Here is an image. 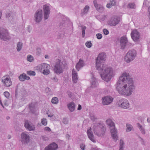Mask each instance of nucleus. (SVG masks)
<instances>
[{"label": "nucleus", "mask_w": 150, "mask_h": 150, "mask_svg": "<svg viewBox=\"0 0 150 150\" xmlns=\"http://www.w3.org/2000/svg\"><path fill=\"white\" fill-rule=\"evenodd\" d=\"M27 74L30 76H35V71H29L27 72Z\"/></svg>", "instance_id": "nucleus-31"}, {"label": "nucleus", "mask_w": 150, "mask_h": 150, "mask_svg": "<svg viewBox=\"0 0 150 150\" xmlns=\"http://www.w3.org/2000/svg\"><path fill=\"white\" fill-rule=\"evenodd\" d=\"M136 56V51L134 50H129L125 57V61L127 63L132 61Z\"/></svg>", "instance_id": "nucleus-5"}, {"label": "nucleus", "mask_w": 150, "mask_h": 150, "mask_svg": "<svg viewBox=\"0 0 150 150\" xmlns=\"http://www.w3.org/2000/svg\"><path fill=\"white\" fill-rule=\"evenodd\" d=\"M68 122V120L67 119L64 118L63 120V122L65 124H67Z\"/></svg>", "instance_id": "nucleus-41"}, {"label": "nucleus", "mask_w": 150, "mask_h": 150, "mask_svg": "<svg viewBox=\"0 0 150 150\" xmlns=\"http://www.w3.org/2000/svg\"><path fill=\"white\" fill-rule=\"evenodd\" d=\"M124 143L122 139L120 140V148L119 150H123V146L124 145Z\"/></svg>", "instance_id": "nucleus-34"}, {"label": "nucleus", "mask_w": 150, "mask_h": 150, "mask_svg": "<svg viewBox=\"0 0 150 150\" xmlns=\"http://www.w3.org/2000/svg\"><path fill=\"white\" fill-rule=\"evenodd\" d=\"M131 35L132 38L134 41H137L139 38V33L136 30H134L132 31Z\"/></svg>", "instance_id": "nucleus-10"}, {"label": "nucleus", "mask_w": 150, "mask_h": 150, "mask_svg": "<svg viewBox=\"0 0 150 150\" xmlns=\"http://www.w3.org/2000/svg\"><path fill=\"white\" fill-rule=\"evenodd\" d=\"M6 17H8V15H6Z\"/></svg>", "instance_id": "nucleus-57"}, {"label": "nucleus", "mask_w": 150, "mask_h": 150, "mask_svg": "<svg viewBox=\"0 0 150 150\" xmlns=\"http://www.w3.org/2000/svg\"><path fill=\"white\" fill-rule=\"evenodd\" d=\"M96 133L97 134L98 136H101V134H97V132H96Z\"/></svg>", "instance_id": "nucleus-52"}, {"label": "nucleus", "mask_w": 150, "mask_h": 150, "mask_svg": "<svg viewBox=\"0 0 150 150\" xmlns=\"http://www.w3.org/2000/svg\"><path fill=\"white\" fill-rule=\"evenodd\" d=\"M47 114L48 115L49 117H51L53 115V114H51V115H50L48 112L47 113Z\"/></svg>", "instance_id": "nucleus-47"}, {"label": "nucleus", "mask_w": 150, "mask_h": 150, "mask_svg": "<svg viewBox=\"0 0 150 150\" xmlns=\"http://www.w3.org/2000/svg\"><path fill=\"white\" fill-rule=\"evenodd\" d=\"M68 107L69 110L71 112L73 111L75 109V105L73 102L70 103L68 105Z\"/></svg>", "instance_id": "nucleus-24"}, {"label": "nucleus", "mask_w": 150, "mask_h": 150, "mask_svg": "<svg viewBox=\"0 0 150 150\" xmlns=\"http://www.w3.org/2000/svg\"><path fill=\"white\" fill-rule=\"evenodd\" d=\"M102 103L104 105H108L113 101V98L110 96H106L102 98Z\"/></svg>", "instance_id": "nucleus-13"}, {"label": "nucleus", "mask_w": 150, "mask_h": 150, "mask_svg": "<svg viewBox=\"0 0 150 150\" xmlns=\"http://www.w3.org/2000/svg\"><path fill=\"white\" fill-rule=\"evenodd\" d=\"M4 95L6 98H8L9 96L10 93L8 91H5L4 93Z\"/></svg>", "instance_id": "nucleus-38"}, {"label": "nucleus", "mask_w": 150, "mask_h": 150, "mask_svg": "<svg viewBox=\"0 0 150 150\" xmlns=\"http://www.w3.org/2000/svg\"><path fill=\"white\" fill-rule=\"evenodd\" d=\"M82 150H84L85 149V145L83 144H82L80 146Z\"/></svg>", "instance_id": "nucleus-44"}, {"label": "nucleus", "mask_w": 150, "mask_h": 150, "mask_svg": "<svg viewBox=\"0 0 150 150\" xmlns=\"http://www.w3.org/2000/svg\"><path fill=\"white\" fill-rule=\"evenodd\" d=\"M93 4L94 6L98 11L101 12L103 10V7L101 6L98 4H97V1L96 0H94L93 1Z\"/></svg>", "instance_id": "nucleus-19"}, {"label": "nucleus", "mask_w": 150, "mask_h": 150, "mask_svg": "<svg viewBox=\"0 0 150 150\" xmlns=\"http://www.w3.org/2000/svg\"><path fill=\"white\" fill-rule=\"evenodd\" d=\"M85 30H82V35L83 37H84L85 36Z\"/></svg>", "instance_id": "nucleus-45"}, {"label": "nucleus", "mask_w": 150, "mask_h": 150, "mask_svg": "<svg viewBox=\"0 0 150 150\" xmlns=\"http://www.w3.org/2000/svg\"><path fill=\"white\" fill-rule=\"evenodd\" d=\"M44 18L45 20L48 19L50 13L49 6L47 5L44 6Z\"/></svg>", "instance_id": "nucleus-12"}, {"label": "nucleus", "mask_w": 150, "mask_h": 150, "mask_svg": "<svg viewBox=\"0 0 150 150\" xmlns=\"http://www.w3.org/2000/svg\"><path fill=\"white\" fill-rule=\"evenodd\" d=\"M44 130L49 132L51 131L49 127H46L44 128Z\"/></svg>", "instance_id": "nucleus-42"}, {"label": "nucleus", "mask_w": 150, "mask_h": 150, "mask_svg": "<svg viewBox=\"0 0 150 150\" xmlns=\"http://www.w3.org/2000/svg\"><path fill=\"white\" fill-rule=\"evenodd\" d=\"M30 109H31V108L32 107L30 105Z\"/></svg>", "instance_id": "nucleus-56"}, {"label": "nucleus", "mask_w": 150, "mask_h": 150, "mask_svg": "<svg viewBox=\"0 0 150 150\" xmlns=\"http://www.w3.org/2000/svg\"><path fill=\"white\" fill-rule=\"evenodd\" d=\"M96 150H99L97 149H96Z\"/></svg>", "instance_id": "nucleus-58"}, {"label": "nucleus", "mask_w": 150, "mask_h": 150, "mask_svg": "<svg viewBox=\"0 0 150 150\" xmlns=\"http://www.w3.org/2000/svg\"><path fill=\"white\" fill-rule=\"evenodd\" d=\"M103 32L104 34L105 35H107L109 33V32L108 30L106 29H103Z\"/></svg>", "instance_id": "nucleus-40"}, {"label": "nucleus", "mask_w": 150, "mask_h": 150, "mask_svg": "<svg viewBox=\"0 0 150 150\" xmlns=\"http://www.w3.org/2000/svg\"><path fill=\"white\" fill-rule=\"evenodd\" d=\"M89 9V7L88 6H86L83 10V11L82 13H87Z\"/></svg>", "instance_id": "nucleus-33"}, {"label": "nucleus", "mask_w": 150, "mask_h": 150, "mask_svg": "<svg viewBox=\"0 0 150 150\" xmlns=\"http://www.w3.org/2000/svg\"><path fill=\"white\" fill-rule=\"evenodd\" d=\"M22 141L24 143H27L29 140V136L27 135L25 133H22L21 135Z\"/></svg>", "instance_id": "nucleus-17"}, {"label": "nucleus", "mask_w": 150, "mask_h": 150, "mask_svg": "<svg viewBox=\"0 0 150 150\" xmlns=\"http://www.w3.org/2000/svg\"><path fill=\"white\" fill-rule=\"evenodd\" d=\"M45 57L46 59H48L49 58V56L47 55H45Z\"/></svg>", "instance_id": "nucleus-50"}, {"label": "nucleus", "mask_w": 150, "mask_h": 150, "mask_svg": "<svg viewBox=\"0 0 150 150\" xmlns=\"http://www.w3.org/2000/svg\"><path fill=\"white\" fill-rule=\"evenodd\" d=\"M96 36L97 38L98 39H101L102 37V35L100 33H98L96 35Z\"/></svg>", "instance_id": "nucleus-39"}, {"label": "nucleus", "mask_w": 150, "mask_h": 150, "mask_svg": "<svg viewBox=\"0 0 150 150\" xmlns=\"http://www.w3.org/2000/svg\"><path fill=\"white\" fill-rule=\"evenodd\" d=\"M37 126H41V124L40 123H39L37 124Z\"/></svg>", "instance_id": "nucleus-51"}, {"label": "nucleus", "mask_w": 150, "mask_h": 150, "mask_svg": "<svg viewBox=\"0 0 150 150\" xmlns=\"http://www.w3.org/2000/svg\"><path fill=\"white\" fill-rule=\"evenodd\" d=\"M150 8H149V14H150Z\"/></svg>", "instance_id": "nucleus-53"}, {"label": "nucleus", "mask_w": 150, "mask_h": 150, "mask_svg": "<svg viewBox=\"0 0 150 150\" xmlns=\"http://www.w3.org/2000/svg\"><path fill=\"white\" fill-rule=\"evenodd\" d=\"M137 126L138 128L139 129L141 132L143 133H144V130L142 127V126L139 123H137Z\"/></svg>", "instance_id": "nucleus-35"}, {"label": "nucleus", "mask_w": 150, "mask_h": 150, "mask_svg": "<svg viewBox=\"0 0 150 150\" xmlns=\"http://www.w3.org/2000/svg\"><path fill=\"white\" fill-rule=\"evenodd\" d=\"M27 60L29 62H32L33 60V57L31 55H29L27 56Z\"/></svg>", "instance_id": "nucleus-36"}, {"label": "nucleus", "mask_w": 150, "mask_h": 150, "mask_svg": "<svg viewBox=\"0 0 150 150\" xmlns=\"http://www.w3.org/2000/svg\"><path fill=\"white\" fill-rule=\"evenodd\" d=\"M25 127L29 130H34L35 127L32 125L28 121H25Z\"/></svg>", "instance_id": "nucleus-18"}, {"label": "nucleus", "mask_w": 150, "mask_h": 150, "mask_svg": "<svg viewBox=\"0 0 150 150\" xmlns=\"http://www.w3.org/2000/svg\"><path fill=\"white\" fill-rule=\"evenodd\" d=\"M117 105L120 107L126 109L129 108V104L127 100L122 99L118 101L117 103Z\"/></svg>", "instance_id": "nucleus-7"}, {"label": "nucleus", "mask_w": 150, "mask_h": 150, "mask_svg": "<svg viewBox=\"0 0 150 150\" xmlns=\"http://www.w3.org/2000/svg\"><path fill=\"white\" fill-rule=\"evenodd\" d=\"M120 18L118 17H113L108 21V24L111 26H114L116 25L119 22Z\"/></svg>", "instance_id": "nucleus-8"}, {"label": "nucleus", "mask_w": 150, "mask_h": 150, "mask_svg": "<svg viewBox=\"0 0 150 150\" xmlns=\"http://www.w3.org/2000/svg\"><path fill=\"white\" fill-rule=\"evenodd\" d=\"M86 45L87 47L90 48L92 46V44L90 41H87L85 44Z\"/></svg>", "instance_id": "nucleus-30"}, {"label": "nucleus", "mask_w": 150, "mask_h": 150, "mask_svg": "<svg viewBox=\"0 0 150 150\" xmlns=\"http://www.w3.org/2000/svg\"><path fill=\"white\" fill-rule=\"evenodd\" d=\"M128 42L127 38L126 36L121 37L120 40L121 48L124 49L127 44Z\"/></svg>", "instance_id": "nucleus-14"}, {"label": "nucleus", "mask_w": 150, "mask_h": 150, "mask_svg": "<svg viewBox=\"0 0 150 150\" xmlns=\"http://www.w3.org/2000/svg\"><path fill=\"white\" fill-rule=\"evenodd\" d=\"M51 102L54 104H57L58 102V99L57 98L55 97L53 98L51 100Z\"/></svg>", "instance_id": "nucleus-27"}, {"label": "nucleus", "mask_w": 150, "mask_h": 150, "mask_svg": "<svg viewBox=\"0 0 150 150\" xmlns=\"http://www.w3.org/2000/svg\"><path fill=\"white\" fill-rule=\"evenodd\" d=\"M127 129L126 131L127 132H129L131 130L132 128V126L129 124L127 125Z\"/></svg>", "instance_id": "nucleus-32"}, {"label": "nucleus", "mask_w": 150, "mask_h": 150, "mask_svg": "<svg viewBox=\"0 0 150 150\" xmlns=\"http://www.w3.org/2000/svg\"><path fill=\"white\" fill-rule=\"evenodd\" d=\"M62 63L60 61L57 59L56 62V64L54 66V69L55 72L57 74H60L62 72Z\"/></svg>", "instance_id": "nucleus-6"}, {"label": "nucleus", "mask_w": 150, "mask_h": 150, "mask_svg": "<svg viewBox=\"0 0 150 150\" xmlns=\"http://www.w3.org/2000/svg\"><path fill=\"white\" fill-rule=\"evenodd\" d=\"M0 38L4 40H6L9 39V37L8 36V33L6 30H4L3 33H2V34L0 33Z\"/></svg>", "instance_id": "nucleus-15"}, {"label": "nucleus", "mask_w": 150, "mask_h": 150, "mask_svg": "<svg viewBox=\"0 0 150 150\" xmlns=\"http://www.w3.org/2000/svg\"><path fill=\"white\" fill-rule=\"evenodd\" d=\"M42 11L41 10H38L36 13L35 15V20L37 22H39L41 21L42 16Z\"/></svg>", "instance_id": "nucleus-11"}, {"label": "nucleus", "mask_w": 150, "mask_h": 150, "mask_svg": "<svg viewBox=\"0 0 150 150\" xmlns=\"http://www.w3.org/2000/svg\"><path fill=\"white\" fill-rule=\"evenodd\" d=\"M95 80V79L94 77H93L92 78V80L91 81H92L91 82V87L93 88H94L97 85Z\"/></svg>", "instance_id": "nucleus-26"}, {"label": "nucleus", "mask_w": 150, "mask_h": 150, "mask_svg": "<svg viewBox=\"0 0 150 150\" xmlns=\"http://www.w3.org/2000/svg\"><path fill=\"white\" fill-rule=\"evenodd\" d=\"M77 73L74 69H73L72 71V76L73 81L75 83L77 82L78 80Z\"/></svg>", "instance_id": "nucleus-20"}, {"label": "nucleus", "mask_w": 150, "mask_h": 150, "mask_svg": "<svg viewBox=\"0 0 150 150\" xmlns=\"http://www.w3.org/2000/svg\"><path fill=\"white\" fill-rule=\"evenodd\" d=\"M128 7L129 8H134L135 7V4L134 3H129L128 5Z\"/></svg>", "instance_id": "nucleus-37"}, {"label": "nucleus", "mask_w": 150, "mask_h": 150, "mask_svg": "<svg viewBox=\"0 0 150 150\" xmlns=\"http://www.w3.org/2000/svg\"><path fill=\"white\" fill-rule=\"evenodd\" d=\"M106 123L110 126V132L112 139L115 141H117L118 139V137L117 136V132L115 128V125L114 123L110 119L107 120Z\"/></svg>", "instance_id": "nucleus-3"}, {"label": "nucleus", "mask_w": 150, "mask_h": 150, "mask_svg": "<svg viewBox=\"0 0 150 150\" xmlns=\"http://www.w3.org/2000/svg\"><path fill=\"white\" fill-rule=\"evenodd\" d=\"M93 119V118H92V117H91V119Z\"/></svg>", "instance_id": "nucleus-59"}, {"label": "nucleus", "mask_w": 150, "mask_h": 150, "mask_svg": "<svg viewBox=\"0 0 150 150\" xmlns=\"http://www.w3.org/2000/svg\"><path fill=\"white\" fill-rule=\"evenodd\" d=\"M58 148V146L57 144L54 143L50 144L45 147V150H56Z\"/></svg>", "instance_id": "nucleus-16"}, {"label": "nucleus", "mask_w": 150, "mask_h": 150, "mask_svg": "<svg viewBox=\"0 0 150 150\" xmlns=\"http://www.w3.org/2000/svg\"><path fill=\"white\" fill-rule=\"evenodd\" d=\"M81 105L80 104H79L78 105V110H81Z\"/></svg>", "instance_id": "nucleus-46"}, {"label": "nucleus", "mask_w": 150, "mask_h": 150, "mask_svg": "<svg viewBox=\"0 0 150 150\" xmlns=\"http://www.w3.org/2000/svg\"><path fill=\"white\" fill-rule=\"evenodd\" d=\"M106 57L105 54H100L96 59V67L100 72V76L102 79L108 82L115 75V73L111 67L105 64Z\"/></svg>", "instance_id": "nucleus-1"}, {"label": "nucleus", "mask_w": 150, "mask_h": 150, "mask_svg": "<svg viewBox=\"0 0 150 150\" xmlns=\"http://www.w3.org/2000/svg\"><path fill=\"white\" fill-rule=\"evenodd\" d=\"M50 66L47 64L43 63L38 65L37 67V69L41 72L42 71V73L44 75H48L50 73Z\"/></svg>", "instance_id": "nucleus-4"}, {"label": "nucleus", "mask_w": 150, "mask_h": 150, "mask_svg": "<svg viewBox=\"0 0 150 150\" xmlns=\"http://www.w3.org/2000/svg\"><path fill=\"white\" fill-rule=\"evenodd\" d=\"M88 136L89 139L93 142H96V141L94 139L93 135L91 133V129L90 128L89 129L87 130V132Z\"/></svg>", "instance_id": "nucleus-21"}, {"label": "nucleus", "mask_w": 150, "mask_h": 150, "mask_svg": "<svg viewBox=\"0 0 150 150\" xmlns=\"http://www.w3.org/2000/svg\"><path fill=\"white\" fill-rule=\"evenodd\" d=\"M8 137L9 139H10L11 138V136H8Z\"/></svg>", "instance_id": "nucleus-55"}, {"label": "nucleus", "mask_w": 150, "mask_h": 150, "mask_svg": "<svg viewBox=\"0 0 150 150\" xmlns=\"http://www.w3.org/2000/svg\"><path fill=\"white\" fill-rule=\"evenodd\" d=\"M101 126V125H98L96 126H94V130L95 131L97 129H99V128H100V126Z\"/></svg>", "instance_id": "nucleus-43"}, {"label": "nucleus", "mask_w": 150, "mask_h": 150, "mask_svg": "<svg viewBox=\"0 0 150 150\" xmlns=\"http://www.w3.org/2000/svg\"><path fill=\"white\" fill-rule=\"evenodd\" d=\"M86 29V27L85 26H83L82 28V30H85Z\"/></svg>", "instance_id": "nucleus-48"}, {"label": "nucleus", "mask_w": 150, "mask_h": 150, "mask_svg": "<svg viewBox=\"0 0 150 150\" xmlns=\"http://www.w3.org/2000/svg\"><path fill=\"white\" fill-rule=\"evenodd\" d=\"M147 121L148 122H150V118L148 117L147 119Z\"/></svg>", "instance_id": "nucleus-49"}, {"label": "nucleus", "mask_w": 150, "mask_h": 150, "mask_svg": "<svg viewBox=\"0 0 150 150\" xmlns=\"http://www.w3.org/2000/svg\"><path fill=\"white\" fill-rule=\"evenodd\" d=\"M41 123L44 126H46L47 124V121L46 119L43 118L41 120Z\"/></svg>", "instance_id": "nucleus-29"}, {"label": "nucleus", "mask_w": 150, "mask_h": 150, "mask_svg": "<svg viewBox=\"0 0 150 150\" xmlns=\"http://www.w3.org/2000/svg\"><path fill=\"white\" fill-rule=\"evenodd\" d=\"M2 82L4 86L9 87L12 85L11 79L8 76H4L2 79Z\"/></svg>", "instance_id": "nucleus-9"}, {"label": "nucleus", "mask_w": 150, "mask_h": 150, "mask_svg": "<svg viewBox=\"0 0 150 150\" xmlns=\"http://www.w3.org/2000/svg\"><path fill=\"white\" fill-rule=\"evenodd\" d=\"M19 80L21 81H24L25 80H29L30 79V77L27 76L25 74H23L21 75L19 77Z\"/></svg>", "instance_id": "nucleus-23"}, {"label": "nucleus", "mask_w": 150, "mask_h": 150, "mask_svg": "<svg viewBox=\"0 0 150 150\" xmlns=\"http://www.w3.org/2000/svg\"><path fill=\"white\" fill-rule=\"evenodd\" d=\"M9 117H7V119H9Z\"/></svg>", "instance_id": "nucleus-54"}, {"label": "nucleus", "mask_w": 150, "mask_h": 150, "mask_svg": "<svg viewBox=\"0 0 150 150\" xmlns=\"http://www.w3.org/2000/svg\"><path fill=\"white\" fill-rule=\"evenodd\" d=\"M116 89L119 93L127 96L131 95L134 88L132 79L126 72L123 73L119 77Z\"/></svg>", "instance_id": "nucleus-2"}, {"label": "nucleus", "mask_w": 150, "mask_h": 150, "mask_svg": "<svg viewBox=\"0 0 150 150\" xmlns=\"http://www.w3.org/2000/svg\"><path fill=\"white\" fill-rule=\"evenodd\" d=\"M84 65V63L83 61L81 59H80L79 62L76 65V69L78 71H79L80 68L83 67Z\"/></svg>", "instance_id": "nucleus-22"}, {"label": "nucleus", "mask_w": 150, "mask_h": 150, "mask_svg": "<svg viewBox=\"0 0 150 150\" xmlns=\"http://www.w3.org/2000/svg\"><path fill=\"white\" fill-rule=\"evenodd\" d=\"M22 44L21 43L19 42L18 43L17 47V51H19L21 50L22 48Z\"/></svg>", "instance_id": "nucleus-28"}, {"label": "nucleus", "mask_w": 150, "mask_h": 150, "mask_svg": "<svg viewBox=\"0 0 150 150\" xmlns=\"http://www.w3.org/2000/svg\"><path fill=\"white\" fill-rule=\"evenodd\" d=\"M110 3L106 5V7L108 8H111L112 6L115 5V2L114 0H110Z\"/></svg>", "instance_id": "nucleus-25"}]
</instances>
